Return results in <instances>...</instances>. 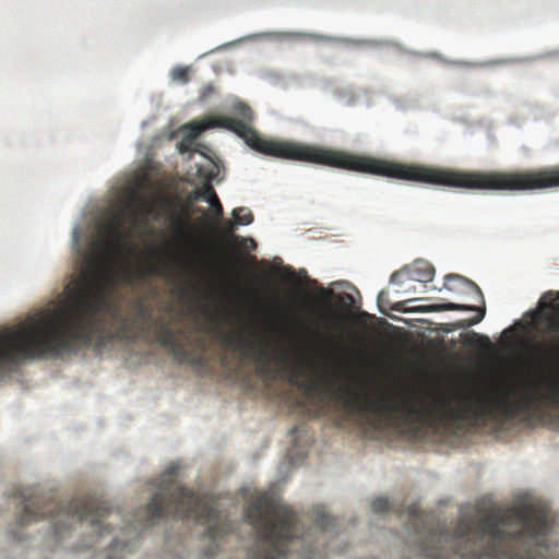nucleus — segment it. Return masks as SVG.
Segmentation results:
<instances>
[{"mask_svg": "<svg viewBox=\"0 0 559 559\" xmlns=\"http://www.w3.org/2000/svg\"><path fill=\"white\" fill-rule=\"evenodd\" d=\"M105 241L92 242L81 272L64 287L59 305L0 330V373L20 361L44 356L59 357L78 353L104 335L106 318L119 320V309L111 299L120 283L163 275L155 264L140 266L117 264L122 251L131 252L130 231H106Z\"/></svg>", "mask_w": 559, "mask_h": 559, "instance_id": "obj_1", "label": "nucleus"}, {"mask_svg": "<svg viewBox=\"0 0 559 559\" xmlns=\"http://www.w3.org/2000/svg\"><path fill=\"white\" fill-rule=\"evenodd\" d=\"M236 114L241 119L211 116L204 121L190 122L183 126L186 135L181 139L195 140L199 134L210 128H224L238 134L239 139L246 141V144L253 151L267 156L310 163L322 167L468 190L534 191L559 188V166L512 171H464L391 162L371 156L354 155L325 146L263 139L250 127L252 111L249 106L243 103L239 104L236 106Z\"/></svg>", "mask_w": 559, "mask_h": 559, "instance_id": "obj_2", "label": "nucleus"}, {"mask_svg": "<svg viewBox=\"0 0 559 559\" xmlns=\"http://www.w3.org/2000/svg\"><path fill=\"white\" fill-rule=\"evenodd\" d=\"M333 371L326 372L312 365L309 360L299 359L294 365L292 381L296 384L299 377L307 370L311 376L299 383V389L307 395L312 394L321 386L329 391L337 390L343 396L345 407L353 414L374 415L385 424L396 418L405 421H433L441 423L488 420L504 424L515 418L520 411L533 409L539 404H546L559 409V340H549L538 344L536 349V365H534V380L528 382L522 400L513 401L508 391H492L480 395L476 400L452 406V400L447 395H439L435 401L426 402L405 396L397 401L392 394L380 397H364L347 386H340V359L331 358Z\"/></svg>", "mask_w": 559, "mask_h": 559, "instance_id": "obj_3", "label": "nucleus"}, {"mask_svg": "<svg viewBox=\"0 0 559 559\" xmlns=\"http://www.w3.org/2000/svg\"><path fill=\"white\" fill-rule=\"evenodd\" d=\"M406 531L417 536L423 559H547L549 509L540 503L514 508L476 507L452 532L429 528L418 506L406 507Z\"/></svg>", "mask_w": 559, "mask_h": 559, "instance_id": "obj_4", "label": "nucleus"}, {"mask_svg": "<svg viewBox=\"0 0 559 559\" xmlns=\"http://www.w3.org/2000/svg\"><path fill=\"white\" fill-rule=\"evenodd\" d=\"M156 493L152 496L144 509V524L150 527L159 519H194L195 523L205 526V536L217 540L230 533V522L221 519L215 500L195 495L193 491L177 484V467L171 465L156 480Z\"/></svg>", "mask_w": 559, "mask_h": 559, "instance_id": "obj_5", "label": "nucleus"}, {"mask_svg": "<svg viewBox=\"0 0 559 559\" xmlns=\"http://www.w3.org/2000/svg\"><path fill=\"white\" fill-rule=\"evenodd\" d=\"M13 498L23 501V514L19 516V525L25 526L31 522L50 518L57 536L70 530L71 524L75 522L91 523L98 536H102L107 530L102 523L111 515V509L107 507L106 501L96 496L74 498L61 504L56 501L52 493L37 496L28 488H16Z\"/></svg>", "mask_w": 559, "mask_h": 559, "instance_id": "obj_6", "label": "nucleus"}, {"mask_svg": "<svg viewBox=\"0 0 559 559\" xmlns=\"http://www.w3.org/2000/svg\"><path fill=\"white\" fill-rule=\"evenodd\" d=\"M246 520L258 536L249 548V559H285L288 547L298 538L293 509L265 493L249 502Z\"/></svg>", "mask_w": 559, "mask_h": 559, "instance_id": "obj_7", "label": "nucleus"}, {"mask_svg": "<svg viewBox=\"0 0 559 559\" xmlns=\"http://www.w3.org/2000/svg\"><path fill=\"white\" fill-rule=\"evenodd\" d=\"M146 324H148L152 332H154V341H156L159 346L170 350L171 356L180 361H190L194 365H199V358H189V352L187 347L182 345L179 333L171 329V323L162 316L156 318L152 317L150 307L142 301H138L136 304V317H134V321L128 322L124 320V325H122V331H120L122 332V337H131L129 326H136L138 330H142Z\"/></svg>", "mask_w": 559, "mask_h": 559, "instance_id": "obj_8", "label": "nucleus"}, {"mask_svg": "<svg viewBox=\"0 0 559 559\" xmlns=\"http://www.w3.org/2000/svg\"><path fill=\"white\" fill-rule=\"evenodd\" d=\"M219 340L227 348L238 350L241 355L258 361L276 360L283 365L288 361V354L284 350L275 355L271 354L266 343L252 332L249 323H241L238 330L219 332Z\"/></svg>", "mask_w": 559, "mask_h": 559, "instance_id": "obj_9", "label": "nucleus"}, {"mask_svg": "<svg viewBox=\"0 0 559 559\" xmlns=\"http://www.w3.org/2000/svg\"><path fill=\"white\" fill-rule=\"evenodd\" d=\"M198 200H207V204L212 207V214H214V218H216V221H219L223 216V207L221 206V203H218L215 190H213V187L209 182H205L204 187L194 190V193L190 195L188 204L181 206L179 212L171 213V230H174V235H176L180 240L191 239V224L189 223V215H191V204Z\"/></svg>", "mask_w": 559, "mask_h": 559, "instance_id": "obj_10", "label": "nucleus"}, {"mask_svg": "<svg viewBox=\"0 0 559 559\" xmlns=\"http://www.w3.org/2000/svg\"><path fill=\"white\" fill-rule=\"evenodd\" d=\"M540 307L550 312L539 311L536 312V316H540L548 323V333H557L559 331V292L544 293L540 298Z\"/></svg>", "mask_w": 559, "mask_h": 559, "instance_id": "obj_11", "label": "nucleus"}, {"mask_svg": "<svg viewBox=\"0 0 559 559\" xmlns=\"http://www.w3.org/2000/svg\"><path fill=\"white\" fill-rule=\"evenodd\" d=\"M444 289L451 293H465L473 296L474 304H484V296L479 287L473 281L465 278L462 275L450 274L444 276Z\"/></svg>", "mask_w": 559, "mask_h": 559, "instance_id": "obj_12", "label": "nucleus"}, {"mask_svg": "<svg viewBox=\"0 0 559 559\" xmlns=\"http://www.w3.org/2000/svg\"><path fill=\"white\" fill-rule=\"evenodd\" d=\"M430 311H477L478 314L474 316L469 320H463L461 323H459V326L465 329L467 326H473L484 319V314L486 313V310L484 308H479L475 305H466V304H454V302H447V304H439L430 306Z\"/></svg>", "mask_w": 559, "mask_h": 559, "instance_id": "obj_13", "label": "nucleus"}, {"mask_svg": "<svg viewBox=\"0 0 559 559\" xmlns=\"http://www.w3.org/2000/svg\"><path fill=\"white\" fill-rule=\"evenodd\" d=\"M395 273H403L406 280L417 283H427L433 278V267L426 261L417 260Z\"/></svg>", "mask_w": 559, "mask_h": 559, "instance_id": "obj_14", "label": "nucleus"}, {"mask_svg": "<svg viewBox=\"0 0 559 559\" xmlns=\"http://www.w3.org/2000/svg\"><path fill=\"white\" fill-rule=\"evenodd\" d=\"M461 343L464 347L486 350L489 348V338L475 332H465L461 334Z\"/></svg>", "mask_w": 559, "mask_h": 559, "instance_id": "obj_15", "label": "nucleus"}, {"mask_svg": "<svg viewBox=\"0 0 559 559\" xmlns=\"http://www.w3.org/2000/svg\"><path fill=\"white\" fill-rule=\"evenodd\" d=\"M311 521H313V525H316L317 530L321 532H326L334 527V519L330 518L322 507L313 508V511H311Z\"/></svg>", "mask_w": 559, "mask_h": 559, "instance_id": "obj_16", "label": "nucleus"}, {"mask_svg": "<svg viewBox=\"0 0 559 559\" xmlns=\"http://www.w3.org/2000/svg\"><path fill=\"white\" fill-rule=\"evenodd\" d=\"M236 225L248 226L252 222V214L247 207H238L231 212Z\"/></svg>", "mask_w": 559, "mask_h": 559, "instance_id": "obj_17", "label": "nucleus"}, {"mask_svg": "<svg viewBox=\"0 0 559 559\" xmlns=\"http://www.w3.org/2000/svg\"><path fill=\"white\" fill-rule=\"evenodd\" d=\"M171 79L176 82L187 83L189 81V70L185 67H177L171 70Z\"/></svg>", "mask_w": 559, "mask_h": 559, "instance_id": "obj_18", "label": "nucleus"}, {"mask_svg": "<svg viewBox=\"0 0 559 559\" xmlns=\"http://www.w3.org/2000/svg\"><path fill=\"white\" fill-rule=\"evenodd\" d=\"M371 508H373L374 513L383 514L390 511V501L384 498L374 499L373 503H371Z\"/></svg>", "mask_w": 559, "mask_h": 559, "instance_id": "obj_19", "label": "nucleus"}, {"mask_svg": "<svg viewBox=\"0 0 559 559\" xmlns=\"http://www.w3.org/2000/svg\"><path fill=\"white\" fill-rule=\"evenodd\" d=\"M197 147H199V144H197L193 139H181L180 143H178V151H180L181 154L187 152L198 153Z\"/></svg>", "mask_w": 559, "mask_h": 559, "instance_id": "obj_20", "label": "nucleus"}, {"mask_svg": "<svg viewBox=\"0 0 559 559\" xmlns=\"http://www.w3.org/2000/svg\"><path fill=\"white\" fill-rule=\"evenodd\" d=\"M227 235H229L231 231H233V224L231 223H227ZM238 241H241V246L245 247V243L249 242V247H251V249H254V240H252L251 238H239L233 234L229 235V243L234 245Z\"/></svg>", "mask_w": 559, "mask_h": 559, "instance_id": "obj_21", "label": "nucleus"}, {"mask_svg": "<svg viewBox=\"0 0 559 559\" xmlns=\"http://www.w3.org/2000/svg\"><path fill=\"white\" fill-rule=\"evenodd\" d=\"M406 280V275L402 274V273H393V275H391V284H394V285H402Z\"/></svg>", "mask_w": 559, "mask_h": 559, "instance_id": "obj_22", "label": "nucleus"}, {"mask_svg": "<svg viewBox=\"0 0 559 559\" xmlns=\"http://www.w3.org/2000/svg\"><path fill=\"white\" fill-rule=\"evenodd\" d=\"M213 94V86L207 84L202 88V93H200V100L204 102L206 97Z\"/></svg>", "mask_w": 559, "mask_h": 559, "instance_id": "obj_23", "label": "nucleus"}, {"mask_svg": "<svg viewBox=\"0 0 559 559\" xmlns=\"http://www.w3.org/2000/svg\"><path fill=\"white\" fill-rule=\"evenodd\" d=\"M319 297H321V299H323V300H326L330 297V292H328L323 287H319Z\"/></svg>", "mask_w": 559, "mask_h": 559, "instance_id": "obj_24", "label": "nucleus"}, {"mask_svg": "<svg viewBox=\"0 0 559 559\" xmlns=\"http://www.w3.org/2000/svg\"><path fill=\"white\" fill-rule=\"evenodd\" d=\"M301 559H310V555L308 552L301 554Z\"/></svg>", "mask_w": 559, "mask_h": 559, "instance_id": "obj_25", "label": "nucleus"}, {"mask_svg": "<svg viewBox=\"0 0 559 559\" xmlns=\"http://www.w3.org/2000/svg\"><path fill=\"white\" fill-rule=\"evenodd\" d=\"M345 298H347V299L352 300L350 295H345Z\"/></svg>", "mask_w": 559, "mask_h": 559, "instance_id": "obj_26", "label": "nucleus"}, {"mask_svg": "<svg viewBox=\"0 0 559 559\" xmlns=\"http://www.w3.org/2000/svg\"><path fill=\"white\" fill-rule=\"evenodd\" d=\"M118 545H119V544H117L116 542H115V544H112V546H115V547H117Z\"/></svg>", "mask_w": 559, "mask_h": 559, "instance_id": "obj_27", "label": "nucleus"}, {"mask_svg": "<svg viewBox=\"0 0 559 559\" xmlns=\"http://www.w3.org/2000/svg\"><path fill=\"white\" fill-rule=\"evenodd\" d=\"M108 559H114V557H111V555H110V556H108Z\"/></svg>", "mask_w": 559, "mask_h": 559, "instance_id": "obj_28", "label": "nucleus"}]
</instances>
